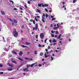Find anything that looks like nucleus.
<instances>
[{
  "mask_svg": "<svg viewBox=\"0 0 79 79\" xmlns=\"http://www.w3.org/2000/svg\"><path fill=\"white\" fill-rule=\"evenodd\" d=\"M9 2H11L13 4H14V2H13V1L11 0H10L9 1Z\"/></svg>",
  "mask_w": 79,
  "mask_h": 79,
  "instance_id": "obj_27",
  "label": "nucleus"
},
{
  "mask_svg": "<svg viewBox=\"0 0 79 79\" xmlns=\"http://www.w3.org/2000/svg\"><path fill=\"white\" fill-rule=\"evenodd\" d=\"M27 3L28 4H31V2H30L29 1H28L27 2Z\"/></svg>",
  "mask_w": 79,
  "mask_h": 79,
  "instance_id": "obj_45",
  "label": "nucleus"
},
{
  "mask_svg": "<svg viewBox=\"0 0 79 79\" xmlns=\"http://www.w3.org/2000/svg\"><path fill=\"white\" fill-rule=\"evenodd\" d=\"M48 14L47 13L46 14V18H48Z\"/></svg>",
  "mask_w": 79,
  "mask_h": 79,
  "instance_id": "obj_30",
  "label": "nucleus"
},
{
  "mask_svg": "<svg viewBox=\"0 0 79 79\" xmlns=\"http://www.w3.org/2000/svg\"><path fill=\"white\" fill-rule=\"evenodd\" d=\"M37 11L38 12V13H41V11H40V10H39V9H37Z\"/></svg>",
  "mask_w": 79,
  "mask_h": 79,
  "instance_id": "obj_14",
  "label": "nucleus"
},
{
  "mask_svg": "<svg viewBox=\"0 0 79 79\" xmlns=\"http://www.w3.org/2000/svg\"><path fill=\"white\" fill-rule=\"evenodd\" d=\"M45 51H46V52H48V50L47 49H46Z\"/></svg>",
  "mask_w": 79,
  "mask_h": 79,
  "instance_id": "obj_63",
  "label": "nucleus"
},
{
  "mask_svg": "<svg viewBox=\"0 0 79 79\" xmlns=\"http://www.w3.org/2000/svg\"><path fill=\"white\" fill-rule=\"evenodd\" d=\"M19 9L20 10H23V8H22V7H20Z\"/></svg>",
  "mask_w": 79,
  "mask_h": 79,
  "instance_id": "obj_46",
  "label": "nucleus"
},
{
  "mask_svg": "<svg viewBox=\"0 0 79 79\" xmlns=\"http://www.w3.org/2000/svg\"><path fill=\"white\" fill-rule=\"evenodd\" d=\"M43 16H44V17H45V14L44 13H43Z\"/></svg>",
  "mask_w": 79,
  "mask_h": 79,
  "instance_id": "obj_55",
  "label": "nucleus"
},
{
  "mask_svg": "<svg viewBox=\"0 0 79 79\" xmlns=\"http://www.w3.org/2000/svg\"><path fill=\"white\" fill-rule=\"evenodd\" d=\"M29 66H30V65H27V68H29Z\"/></svg>",
  "mask_w": 79,
  "mask_h": 79,
  "instance_id": "obj_62",
  "label": "nucleus"
},
{
  "mask_svg": "<svg viewBox=\"0 0 79 79\" xmlns=\"http://www.w3.org/2000/svg\"><path fill=\"white\" fill-rule=\"evenodd\" d=\"M51 36L52 37H54V35H53V34H51Z\"/></svg>",
  "mask_w": 79,
  "mask_h": 79,
  "instance_id": "obj_39",
  "label": "nucleus"
},
{
  "mask_svg": "<svg viewBox=\"0 0 79 79\" xmlns=\"http://www.w3.org/2000/svg\"><path fill=\"white\" fill-rule=\"evenodd\" d=\"M61 34H60L59 36L57 37V39H60L61 38Z\"/></svg>",
  "mask_w": 79,
  "mask_h": 79,
  "instance_id": "obj_15",
  "label": "nucleus"
},
{
  "mask_svg": "<svg viewBox=\"0 0 79 79\" xmlns=\"http://www.w3.org/2000/svg\"><path fill=\"white\" fill-rule=\"evenodd\" d=\"M30 21H31V22H32V21H33V20L32 19H31L30 20Z\"/></svg>",
  "mask_w": 79,
  "mask_h": 79,
  "instance_id": "obj_58",
  "label": "nucleus"
},
{
  "mask_svg": "<svg viewBox=\"0 0 79 79\" xmlns=\"http://www.w3.org/2000/svg\"><path fill=\"white\" fill-rule=\"evenodd\" d=\"M42 20L43 22V23H45V20H44V19H42Z\"/></svg>",
  "mask_w": 79,
  "mask_h": 79,
  "instance_id": "obj_34",
  "label": "nucleus"
},
{
  "mask_svg": "<svg viewBox=\"0 0 79 79\" xmlns=\"http://www.w3.org/2000/svg\"><path fill=\"white\" fill-rule=\"evenodd\" d=\"M42 7H44V6H45V5H44V4H42Z\"/></svg>",
  "mask_w": 79,
  "mask_h": 79,
  "instance_id": "obj_54",
  "label": "nucleus"
},
{
  "mask_svg": "<svg viewBox=\"0 0 79 79\" xmlns=\"http://www.w3.org/2000/svg\"><path fill=\"white\" fill-rule=\"evenodd\" d=\"M24 6H25L26 8H27V6H26V5H24Z\"/></svg>",
  "mask_w": 79,
  "mask_h": 79,
  "instance_id": "obj_44",
  "label": "nucleus"
},
{
  "mask_svg": "<svg viewBox=\"0 0 79 79\" xmlns=\"http://www.w3.org/2000/svg\"><path fill=\"white\" fill-rule=\"evenodd\" d=\"M40 56H43V53L40 52Z\"/></svg>",
  "mask_w": 79,
  "mask_h": 79,
  "instance_id": "obj_26",
  "label": "nucleus"
},
{
  "mask_svg": "<svg viewBox=\"0 0 79 79\" xmlns=\"http://www.w3.org/2000/svg\"><path fill=\"white\" fill-rule=\"evenodd\" d=\"M28 69L26 68L25 69H23V71H29V70H28Z\"/></svg>",
  "mask_w": 79,
  "mask_h": 79,
  "instance_id": "obj_9",
  "label": "nucleus"
},
{
  "mask_svg": "<svg viewBox=\"0 0 79 79\" xmlns=\"http://www.w3.org/2000/svg\"><path fill=\"white\" fill-rule=\"evenodd\" d=\"M44 56H45V58H48V56H47L46 53H45L44 54Z\"/></svg>",
  "mask_w": 79,
  "mask_h": 79,
  "instance_id": "obj_17",
  "label": "nucleus"
},
{
  "mask_svg": "<svg viewBox=\"0 0 79 79\" xmlns=\"http://www.w3.org/2000/svg\"><path fill=\"white\" fill-rule=\"evenodd\" d=\"M42 5H43V3L39 4H38V6L40 7H42Z\"/></svg>",
  "mask_w": 79,
  "mask_h": 79,
  "instance_id": "obj_13",
  "label": "nucleus"
},
{
  "mask_svg": "<svg viewBox=\"0 0 79 79\" xmlns=\"http://www.w3.org/2000/svg\"><path fill=\"white\" fill-rule=\"evenodd\" d=\"M56 42V40H55V39H54L53 41H52V42Z\"/></svg>",
  "mask_w": 79,
  "mask_h": 79,
  "instance_id": "obj_25",
  "label": "nucleus"
},
{
  "mask_svg": "<svg viewBox=\"0 0 79 79\" xmlns=\"http://www.w3.org/2000/svg\"><path fill=\"white\" fill-rule=\"evenodd\" d=\"M13 35L14 37H17L18 35V33L16 31V29H15L13 32Z\"/></svg>",
  "mask_w": 79,
  "mask_h": 79,
  "instance_id": "obj_1",
  "label": "nucleus"
},
{
  "mask_svg": "<svg viewBox=\"0 0 79 79\" xmlns=\"http://www.w3.org/2000/svg\"><path fill=\"white\" fill-rule=\"evenodd\" d=\"M0 74H3V72H0Z\"/></svg>",
  "mask_w": 79,
  "mask_h": 79,
  "instance_id": "obj_42",
  "label": "nucleus"
},
{
  "mask_svg": "<svg viewBox=\"0 0 79 79\" xmlns=\"http://www.w3.org/2000/svg\"><path fill=\"white\" fill-rule=\"evenodd\" d=\"M23 65H24V63H23L21 64V65H19V68L20 67H21V66H23Z\"/></svg>",
  "mask_w": 79,
  "mask_h": 79,
  "instance_id": "obj_16",
  "label": "nucleus"
},
{
  "mask_svg": "<svg viewBox=\"0 0 79 79\" xmlns=\"http://www.w3.org/2000/svg\"><path fill=\"white\" fill-rule=\"evenodd\" d=\"M26 25L25 24L24 25H22V29H23V28H25L26 27Z\"/></svg>",
  "mask_w": 79,
  "mask_h": 79,
  "instance_id": "obj_8",
  "label": "nucleus"
},
{
  "mask_svg": "<svg viewBox=\"0 0 79 79\" xmlns=\"http://www.w3.org/2000/svg\"><path fill=\"white\" fill-rule=\"evenodd\" d=\"M19 60H20L21 61H23V59H22L19 57L18 58Z\"/></svg>",
  "mask_w": 79,
  "mask_h": 79,
  "instance_id": "obj_19",
  "label": "nucleus"
},
{
  "mask_svg": "<svg viewBox=\"0 0 79 79\" xmlns=\"http://www.w3.org/2000/svg\"><path fill=\"white\" fill-rule=\"evenodd\" d=\"M76 0H73V3H76Z\"/></svg>",
  "mask_w": 79,
  "mask_h": 79,
  "instance_id": "obj_35",
  "label": "nucleus"
},
{
  "mask_svg": "<svg viewBox=\"0 0 79 79\" xmlns=\"http://www.w3.org/2000/svg\"><path fill=\"white\" fill-rule=\"evenodd\" d=\"M3 66V65L2 64H0V67H2Z\"/></svg>",
  "mask_w": 79,
  "mask_h": 79,
  "instance_id": "obj_61",
  "label": "nucleus"
},
{
  "mask_svg": "<svg viewBox=\"0 0 79 79\" xmlns=\"http://www.w3.org/2000/svg\"><path fill=\"white\" fill-rule=\"evenodd\" d=\"M44 33H42L40 35V37L41 39H44Z\"/></svg>",
  "mask_w": 79,
  "mask_h": 79,
  "instance_id": "obj_3",
  "label": "nucleus"
},
{
  "mask_svg": "<svg viewBox=\"0 0 79 79\" xmlns=\"http://www.w3.org/2000/svg\"><path fill=\"white\" fill-rule=\"evenodd\" d=\"M38 47H42V46L41 45H40V44H38Z\"/></svg>",
  "mask_w": 79,
  "mask_h": 79,
  "instance_id": "obj_41",
  "label": "nucleus"
},
{
  "mask_svg": "<svg viewBox=\"0 0 79 79\" xmlns=\"http://www.w3.org/2000/svg\"><path fill=\"white\" fill-rule=\"evenodd\" d=\"M49 42H50V43H52V40H49Z\"/></svg>",
  "mask_w": 79,
  "mask_h": 79,
  "instance_id": "obj_52",
  "label": "nucleus"
},
{
  "mask_svg": "<svg viewBox=\"0 0 79 79\" xmlns=\"http://www.w3.org/2000/svg\"><path fill=\"white\" fill-rule=\"evenodd\" d=\"M23 54V52H20L19 53V55H20V56H22V55Z\"/></svg>",
  "mask_w": 79,
  "mask_h": 79,
  "instance_id": "obj_12",
  "label": "nucleus"
},
{
  "mask_svg": "<svg viewBox=\"0 0 79 79\" xmlns=\"http://www.w3.org/2000/svg\"><path fill=\"white\" fill-rule=\"evenodd\" d=\"M51 18H53V16L51 15Z\"/></svg>",
  "mask_w": 79,
  "mask_h": 79,
  "instance_id": "obj_64",
  "label": "nucleus"
},
{
  "mask_svg": "<svg viewBox=\"0 0 79 79\" xmlns=\"http://www.w3.org/2000/svg\"><path fill=\"white\" fill-rule=\"evenodd\" d=\"M11 53L13 54H15V55H17V53H16V52H15L14 51H11Z\"/></svg>",
  "mask_w": 79,
  "mask_h": 79,
  "instance_id": "obj_7",
  "label": "nucleus"
},
{
  "mask_svg": "<svg viewBox=\"0 0 79 79\" xmlns=\"http://www.w3.org/2000/svg\"><path fill=\"white\" fill-rule=\"evenodd\" d=\"M45 11H46V12H48V10L46 8L45 9Z\"/></svg>",
  "mask_w": 79,
  "mask_h": 79,
  "instance_id": "obj_33",
  "label": "nucleus"
},
{
  "mask_svg": "<svg viewBox=\"0 0 79 79\" xmlns=\"http://www.w3.org/2000/svg\"><path fill=\"white\" fill-rule=\"evenodd\" d=\"M48 49H50V47L49 46H48Z\"/></svg>",
  "mask_w": 79,
  "mask_h": 79,
  "instance_id": "obj_56",
  "label": "nucleus"
},
{
  "mask_svg": "<svg viewBox=\"0 0 79 79\" xmlns=\"http://www.w3.org/2000/svg\"><path fill=\"white\" fill-rule=\"evenodd\" d=\"M47 39H46L45 40H44V43H47Z\"/></svg>",
  "mask_w": 79,
  "mask_h": 79,
  "instance_id": "obj_31",
  "label": "nucleus"
},
{
  "mask_svg": "<svg viewBox=\"0 0 79 79\" xmlns=\"http://www.w3.org/2000/svg\"><path fill=\"white\" fill-rule=\"evenodd\" d=\"M11 61L12 63H15V64H17V62L15 61H13V59H11Z\"/></svg>",
  "mask_w": 79,
  "mask_h": 79,
  "instance_id": "obj_5",
  "label": "nucleus"
},
{
  "mask_svg": "<svg viewBox=\"0 0 79 79\" xmlns=\"http://www.w3.org/2000/svg\"><path fill=\"white\" fill-rule=\"evenodd\" d=\"M51 60H52V61H53V57L51 56Z\"/></svg>",
  "mask_w": 79,
  "mask_h": 79,
  "instance_id": "obj_38",
  "label": "nucleus"
},
{
  "mask_svg": "<svg viewBox=\"0 0 79 79\" xmlns=\"http://www.w3.org/2000/svg\"><path fill=\"white\" fill-rule=\"evenodd\" d=\"M38 66L40 67H41V66H42V65L41 64H39L38 65Z\"/></svg>",
  "mask_w": 79,
  "mask_h": 79,
  "instance_id": "obj_36",
  "label": "nucleus"
},
{
  "mask_svg": "<svg viewBox=\"0 0 79 79\" xmlns=\"http://www.w3.org/2000/svg\"><path fill=\"white\" fill-rule=\"evenodd\" d=\"M25 59H26V60H29V59H28V58H26V57H25Z\"/></svg>",
  "mask_w": 79,
  "mask_h": 79,
  "instance_id": "obj_60",
  "label": "nucleus"
},
{
  "mask_svg": "<svg viewBox=\"0 0 79 79\" xmlns=\"http://www.w3.org/2000/svg\"><path fill=\"white\" fill-rule=\"evenodd\" d=\"M35 37L36 39H37L38 38V35H36L35 36Z\"/></svg>",
  "mask_w": 79,
  "mask_h": 79,
  "instance_id": "obj_47",
  "label": "nucleus"
},
{
  "mask_svg": "<svg viewBox=\"0 0 79 79\" xmlns=\"http://www.w3.org/2000/svg\"><path fill=\"white\" fill-rule=\"evenodd\" d=\"M57 27H58V28H59V26H58V24H57Z\"/></svg>",
  "mask_w": 79,
  "mask_h": 79,
  "instance_id": "obj_57",
  "label": "nucleus"
},
{
  "mask_svg": "<svg viewBox=\"0 0 79 79\" xmlns=\"http://www.w3.org/2000/svg\"><path fill=\"white\" fill-rule=\"evenodd\" d=\"M12 70H13L12 69H8V71H12Z\"/></svg>",
  "mask_w": 79,
  "mask_h": 79,
  "instance_id": "obj_32",
  "label": "nucleus"
},
{
  "mask_svg": "<svg viewBox=\"0 0 79 79\" xmlns=\"http://www.w3.org/2000/svg\"><path fill=\"white\" fill-rule=\"evenodd\" d=\"M33 23L34 24H35V21L33 20Z\"/></svg>",
  "mask_w": 79,
  "mask_h": 79,
  "instance_id": "obj_49",
  "label": "nucleus"
},
{
  "mask_svg": "<svg viewBox=\"0 0 79 79\" xmlns=\"http://www.w3.org/2000/svg\"><path fill=\"white\" fill-rule=\"evenodd\" d=\"M26 45H30V43H29L26 42Z\"/></svg>",
  "mask_w": 79,
  "mask_h": 79,
  "instance_id": "obj_18",
  "label": "nucleus"
},
{
  "mask_svg": "<svg viewBox=\"0 0 79 79\" xmlns=\"http://www.w3.org/2000/svg\"><path fill=\"white\" fill-rule=\"evenodd\" d=\"M46 62H44L42 64L43 65H44V64H46Z\"/></svg>",
  "mask_w": 79,
  "mask_h": 79,
  "instance_id": "obj_43",
  "label": "nucleus"
},
{
  "mask_svg": "<svg viewBox=\"0 0 79 79\" xmlns=\"http://www.w3.org/2000/svg\"><path fill=\"white\" fill-rule=\"evenodd\" d=\"M22 47H23V48H28V47L27 46H25L24 45H21Z\"/></svg>",
  "mask_w": 79,
  "mask_h": 79,
  "instance_id": "obj_10",
  "label": "nucleus"
},
{
  "mask_svg": "<svg viewBox=\"0 0 79 79\" xmlns=\"http://www.w3.org/2000/svg\"><path fill=\"white\" fill-rule=\"evenodd\" d=\"M56 34H59V33L58 32V31H56Z\"/></svg>",
  "mask_w": 79,
  "mask_h": 79,
  "instance_id": "obj_28",
  "label": "nucleus"
},
{
  "mask_svg": "<svg viewBox=\"0 0 79 79\" xmlns=\"http://www.w3.org/2000/svg\"><path fill=\"white\" fill-rule=\"evenodd\" d=\"M12 26H14V25H15V22H12Z\"/></svg>",
  "mask_w": 79,
  "mask_h": 79,
  "instance_id": "obj_40",
  "label": "nucleus"
},
{
  "mask_svg": "<svg viewBox=\"0 0 79 79\" xmlns=\"http://www.w3.org/2000/svg\"><path fill=\"white\" fill-rule=\"evenodd\" d=\"M44 6H45V7L48 6V4H44Z\"/></svg>",
  "mask_w": 79,
  "mask_h": 79,
  "instance_id": "obj_24",
  "label": "nucleus"
},
{
  "mask_svg": "<svg viewBox=\"0 0 79 79\" xmlns=\"http://www.w3.org/2000/svg\"><path fill=\"white\" fill-rule=\"evenodd\" d=\"M34 54H35L36 55L37 54V52L36 51H35Z\"/></svg>",
  "mask_w": 79,
  "mask_h": 79,
  "instance_id": "obj_20",
  "label": "nucleus"
},
{
  "mask_svg": "<svg viewBox=\"0 0 79 79\" xmlns=\"http://www.w3.org/2000/svg\"><path fill=\"white\" fill-rule=\"evenodd\" d=\"M55 19H56V18H53L52 19V21H53V20H55Z\"/></svg>",
  "mask_w": 79,
  "mask_h": 79,
  "instance_id": "obj_37",
  "label": "nucleus"
},
{
  "mask_svg": "<svg viewBox=\"0 0 79 79\" xmlns=\"http://www.w3.org/2000/svg\"><path fill=\"white\" fill-rule=\"evenodd\" d=\"M52 52H53V50H51L50 51L49 53H52Z\"/></svg>",
  "mask_w": 79,
  "mask_h": 79,
  "instance_id": "obj_59",
  "label": "nucleus"
},
{
  "mask_svg": "<svg viewBox=\"0 0 79 79\" xmlns=\"http://www.w3.org/2000/svg\"><path fill=\"white\" fill-rule=\"evenodd\" d=\"M62 4L63 5H64V4H65V2H62Z\"/></svg>",
  "mask_w": 79,
  "mask_h": 79,
  "instance_id": "obj_53",
  "label": "nucleus"
},
{
  "mask_svg": "<svg viewBox=\"0 0 79 79\" xmlns=\"http://www.w3.org/2000/svg\"><path fill=\"white\" fill-rule=\"evenodd\" d=\"M37 64V62H35L34 64H31V65H30V66H31V67H33V66H34V64Z\"/></svg>",
  "mask_w": 79,
  "mask_h": 79,
  "instance_id": "obj_6",
  "label": "nucleus"
},
{
  "mask_svg": "<svg viewBox=\"0 0 79 79\" xmlns=\"http://www.w3.org/2000/svg\"><path fill=\"white\" fill-rule=\"evenodd\" d=\"M35 19L36 21H38V20H37V19L36 17H35Z\"/></svg>",
  "mask_w": 79,
  "mask_h": 79,
  "instance_id": "obj_23",
  "label": "nucleus"
},
{
  "mask_svg": "<svg viewBox=\"0 0 79 79\" xmlns=\"http://www.w3.org/2000/svg\"><path fill=\"white\" fill-rule=\"evenodd\" d=\"M8 19L10 20V21H11V22H13V20H12V19H11L10 18H8Z\"/></svg>",
  "mask_w": 79,
  "mask_h": 79,
  "instance_id": "obj_21",
  "label": "nucleus"
},
{
  "mask_svg": "<svg viewBox=\"0 0 79 79\" xmlns=\"http://www.w3.org/2000/svg\"><path fill=\"white\" fill-rule=\"evenodd\" d=\"M8 65L9 66H11V67H13L14 66L13 64H10V63H8Z\"/></svg>",
  "mask_w": 79,
  "mask_h": 79,
  "instance_id": "obj_11",
  "label": "nucleus"
},
{
  "mask_svg": "<svg viewBox=\"0 0 79 79\" xmlns=\"http://www.w3.org/2000/svg\"><path fill=\"white\" fill-rule=\"evenodd\" d=\"M14 23H18V22H17V21H16V20H15L14 21Z\"/></svg>",
  "mask_w": 79,
  "mask_h": 79,
  "instance_id": "obj_29",
  "label": "nucleus"
},
{
  "mask_svg": "<svg viewBox=\"0 0 79 79\" xmlns=\"http://www.w3.org/2000/svg\"><path fill=\"white\" fill-rule=\"evenodd\" d=\"M1 13L2 15H5V12L3 11L2 10L1 11Z\"/></svg>",
  "mask_w": 79,
  "mask_h": 79,
  "instance_id": "obj_4",
  "label": "nucleus"
},
{
  "mask_svg": "<svg viewBox=\"0 0 79 79\" xmlns=\"http://www.w3.org/2000/svg\"><path fill=\"white\" fill-rule=\"evenodd\" d=\"M35 28L33 27V30H37V28H38V24L36 23L35 25Z\"/></svg>",
  "mask_w": 79,
  "mask_h": 79,
  "instance_id": "obj_2",
  "label": "nucleus"
},
{
  "mask_svg": "<svg viewBox=\"0 0 79 79\" xmlns=\"http://www.w3.org/2000/svg\"><path fill=\"white\" fill-rule=\"evenodd\" d=\"M49 12L50 13H52V11L51 10H50L49 11Z\"/></svg>",
  "mask_w": 79,
  "mask_h": 79,
  "instance_id": "obj_50",
  "label": "nucleus"
},
{
  "mask_svg": "<svg viewBox=\"0 0 79 79\" xmlns=\"http://www.w3.org/2000/svg\"><path fill=\"white\" fill-rule=\"evenodd\" d=\"M14 10H17V9L16 8H14Z\"/></svg>",
  "mask_w": 79,
  "mask_h": 79,
  "instance_id": "obj_51",
  "label": "nucleus"
},
{
  "mask_svg": "<svg viewBox=\"0 0 79 79\" xmlns=\"http://www.w3.org/2000/svg\"><path fill=\"white\" fill-rule=\"evenodd\" d=\"M5 50L6 51V52H8V50H7V49H6V48H5Z\"/></svg>",
  "mask_w": 79,
  "mask_h": 79,
  "instance_id": "obj_48",
  "label": "nucleus"
},
{
  "mask_svg": "<svg viewBox=\"0 0 79 79\" xmlns=\"http://www.w3.org/2000/svg\"><path fill=\"white\" fill-rule=\"evenodd\" d=\"M58 27H54L53 28V29L54 30H55V29H58Z\"/></svg>",
  "mask_w": 79,
  "mask_h": 79,
  "instance_id": "obj_22",
  "label": "nucleus"
}]
</instances>
